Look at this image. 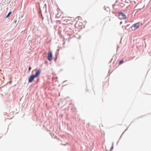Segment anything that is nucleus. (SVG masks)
<instances>
[{"label":"nucleus","mask_w":151,"mask_h":151,"mask_svg":"<svg viewBox=\"0 0 151 151\" xmlns=\"http://www.w3.org/2000/svg\"><path fill=\"white\" fill-rule=\"evenodd\" d=\"M124 62V60H122L121 61H120L119 63V65H120L122 63H123Z\"/></svg>","instance_id":"obj_5"},{"label":"nucleus","mask_w":151,"mask_h":151,"mask_svg":"<svg viewBox=\"0 0 151 151\" xmlns=\"http://www.w3.org/2000/svg\"><path fill=\"white\" fill-rule=\"evenodd\" d=\"M118 13L119 14V17L120 19H124L126 18L127 17L125 14L121 12H118Z\"/></svg>","instance_id":"obj_2"},{"label":"nucleus","mask_w":151,"mask_h":151,"mask_svg":"<svg viewBox=\"0 0 151 151\" xmlns=\"http://www.w3.org/2000/svg\"><path fill=\"white\" fill-rule=\"evenodd\" d=\"M14 22L15 23H16L17 22V19H15L14 20Z\"/></svg>","instance_id":"obj_8"},{"label":"nucleus","mask_w":151,"mask_h":151,"mask_svg":"<svg viewBox=\"0 0 151 151\" xmlns=\"http://www.w3.org/2000/svg\"><path fill=\"white\" fill-rule=\"evenodd\" d=\"M11 13V12H10L6 16V18H7L8 17H9V15Z\"/></svg>","instance_id":"obj_6"},{"label":"nucleus","mask_w":151,"mask_h":151,"mask_svg":"<svg viewBox=\"0 0 151 151\" xmlns=\"http://www.w3.org/2000/svg\"><path fill=\"white\" fill-rule=\"evenodd\" d=\"M139 26V23H137L135 24H134V29H136L138 28Z\"/></svg>","instance_id":"obj_4"},{"label":"nucleus","mask_w":151,"mask_h":151,"mask_svg":"<svg viewBox=\"0 0 151 151\" xmlns=\"http://www.w3.org/2000/svg\"><path fill=\"white\" fill-rule=\"evenodd\" d=\"M30 70H31V67H30V66H29V71Z\"/></svg>","instance_id":"obj_7"},{"label":"nucleus","mask_w":151,"mask_h":151,"mask_svg":"<svg viewBox=\"0 0 151 151\" xmlns=\"http://www.w3.org/2000/svg\"><path fill=\"white\" fill-rule=\"evenodd\" d=\"M41 72V70L39 69L37 70L35 74L31 75L28 78V81L29 82H32L35 78H37L40 76Z\"/></svg>","instance_id":"obj_1"},{"label":"nucleus","mask_w":151,"mask_h":151,"mask_svg":"<svg viewBox=\"0 0 151 151\" xmlns=\"http://www.w3.org/2000/svg\"><path fill=\"white\" fill-rule=\"evenodd\" d=\"M47 59L50 61H51L52 59V54L51 51H49L48 53Z\"/></svg>","instance_id":"obj_3"},{"label":"nucleus","mask_w":151,"mask_h":151,"mask_svg":"<svg viewBox=\"0 0 151 151\" xmlns=\"http://www.w3.org/2000/svg\"><path fill=\"white\" fill-rule=\"evenodd\" d=\"M122 23V22H120V24H121Z\"/></svg>","instance_id":"obj_9"}]
</instances>
